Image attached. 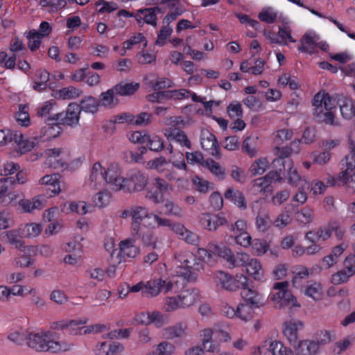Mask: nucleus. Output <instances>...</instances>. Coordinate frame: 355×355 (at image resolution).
Returning a JSON list of instances; mask_svg holds the SVG:
<instances>
[{"mask_svg":"<svg viewBox=\"0 0 355 355\" xmlns=\"http://www.w3.org/2000/svg\"><path fill=\"white\" fill-rule=\"evenodd\" d=\"M125 178L121 175V170L118 163H111L104 168V181L114 191H123Z\"/></svg>","mask_w":355,"mask_h":355,"instance_id":"nucleus-8","label":"nucleus"},{"mask_svg":"<svg viewBox=\"0 0 355 355\" xmlns=\"http://www.w3.org/2000/svg\"><path fill=\"white\" fill-rule=\"evenodd\" d=\"M204 166L218 180H223L225 177V168L220 165L219 163L216 162L212 159H207L205 161Z\"/></svg>","mask_w":355,"mask_h":355,"instance_id":"nucleus-45","label":"nucleus"},{"mask_svg":"<svg viewBox=\"0 0 355 355\" xmlns=\"http://www.w3.org/2000/svg\"><path fill=\"white\" fill-rule=\"evenodd\" d=\"M148 182V176L144 172L133 170L125 178L123 191L132 193L144 189Z\"/></svg>","mask_w":355,"mask_h":355,"instance_id":"nucleus-11","label":"nucleus"},{"mask_svg":"<svg viewBox=\"0 0 355 355\" xmlns=\"http://www.w3.org/2000/svg\"><path fill=\"white\" fill-rule=\"evenodd\" d=\"M173 349V345L167 342H162L157 345L155 351L148 354V355H170Z\"/></svg>","mask_w":355,"mask_h":355,"instance_id":"nucleus-64","label":"nucleus"},{"mask_svg":"<svg viewBox=\"0 0 355 355\" xmlns=\"http://www.w3.org/2000/svg\"><path fill=\"white\" fill-rule=\"evenodd\" d=\"M200 221L202 226L209 231H215L219 227L227 224L225 217L208 213L202 214Z\"/></svg>","mask_w":355,"mask_h":355,"instance_id":"nucleus-20","label":"nucleus"},{"mask_svg":"<svg viewBox=\"0 0 355 355\" xmlns=\"http://www.w3.org/2000/svg\"><path fill=\"white\" fill-rule=\"evenodd\" d=\"M240 290H242L241 294L246 304L254 308H259L263 305L261 294L258 293L256 290L250 288L248 284L244 286L243 288H241Z\"/></svg>","mask_w":355,"mask_h":355,"instance_id":"nucleus-27","label":"nucleus"},{"mask_svg":"<svg viewBox=\"0 0 355 355\" xmlns=\"http://www.w3.org/2000/svg\"><path fill=\"white\" fill-rule=\"evenodd\" d=\"M104 181V167L100 162H96L92 166L89 178L85 184L91 189H98Z\"/></svg>","mask_w":355,"mask_h":355,"instance_id":"nucleus-19","label":"nucleus"},{"mask_svg":"<svg viewBox=\"0 0 355 355\" xmlns=\"http://www.w3.org/2000/svg\"><path fill=\"white\" fill-rule=\"evenodd\" d=\"M45 185V197L51 198L60 192V186L56 175H46L40 180ZM44 198V196H43Z\"/></svg>","mask_w":355,"mask_h":355,"instance_id":"nucleus-25","label":"nucleus"},{"mask_svg":"<svg viewBox=\"0 0 355 355\" xmlns=\"http://www.w3.org/2000/svg\"><path fill=\"white\" fill-rule=\"evenodd\" d=\"M51 333L41 332L34 333L28 331L27 345L39 352H50L59 353L69 349V346L65 343H60L51 340Z\"/></svg>","mask_w":355,"mask_h":355,"instance_id":"nucleus-1","label":"nucleus"},{"mask_svg":"<svg viewBox=\"0 0 355 355\" xmlns=\"http://www.w3.org/2000/svg\"><path fill=\"white\" fill-rule=\"evenodd\" d=\"M175 259L180 263L179 268L180 270L184 269V272L178 271V273H180L184 276V279L189 278L192 270H199L200 265L196 262V256L189 252L184 254H180L175 256Z\"/></svg>","mask_w":355,"mask_h":355,"instance_id":"nucleus-14","label":"nucleus"},{"mask_svg":"<svg viewBox=\"0 0 355 355\" xmlns=\"http://www.w3.org/2000/svg\"><path fill=\"white\" fill-rule=\"evenodd\" d=\"M187 324L184 322H179L173 327H170L166 329V333L168 338H174L181 337L185 333Z\"/></svg>","mask_w":355,"mask_h":355,"instance_id":"nucleus-61","label":"nucleus"},{"mask_svg":"<svg viewBox=\"0 0 355 355\" xmlns=\"http://www.w3.org/2000/svg\"><path fill=\"white\" fill-rule=\"evenodd\" d=\"M11 181L8 178L0 179V204L3 206L8 205L12 200L17 198V195L8 192V184Z\"/></svg>","mask_w":355,"mask_h":355,"instance_id":"nucleus-34","label":"nucleus"},{"mask_svg":"<svg viewBox=\"0 0 355 355\" xmlns=\"http://www.w3.org/2000/svg\"><path fill=\"white\" fill-rule=\"evenodd\" d=\"M135 239L122 241L119 243V255L124 259L135 258L139 253V248L135 244Z\"/></svg>","mask_w":355,"mask_h":355,"instance_id":"nucleus-29","label":"nucleus"},{"mask_svg":"<svg viewBox=\"0 0 355 355\" xmlns=\"http://www.w3.org/2000/svg\"><path fill=\"white\" fill-rule=\"evenodd\" d=\"M303 327L299 320L291 319L283 324V334L291 345H295L298 339V330Z\"/></svg>","mask_w":355,"mask_h":355,"instance_id":"nucleus-18","label":"nucleus"},{"mask_svg":"<svg viewBox=\"0 0 355 355\" xmlns=\"http://www.w3.org/2000/svg\"><path fill=\"white\" fill-rule=\"evenodd\" d=\"M144 42V47L147 46V41L141 33H137L130 37V38L123 43V49L121 53V55H125L126 50L131 49L135 45Z\"/></svg>","mask_w":355,"mask_h":355,"instance_id":"nucleus-50","label":"nucleus"},{"mask_svg":"<svg viewBox=\"0 0 355 355\" xmlns=\"http://www.w3.org/2000/svg\"><path fill=\"white\" fill-rule=\"evenodd\" d=\"M286 178L290 184L297 186L301 181V177L297 171L293 168V162L289 166H286V173L282 175V180Z\"/></svg>","mask_w":355,"mask_h":355,"instance_id":"nucleus-56","label":"nucleus"},{"mask_svg":"<svg viewBox=\"0 0 355 355\" xmlns=\"http://www.w3.org/2000/svg\"><path fill=\"white\" fill-rule=\"evenodd\" d=\"M162 12V8L159 6L141 8L136 12L135 20L140 27L146 24L155 28L157 26L158 21L157 15Z\"/></svg>","mask_w":355,"mask_h":355,"instance_id":"nucleus-13","label":"nucleus"},{"mask_svg":"<svg viewBox=\"0 0 355 355\" xmlns=\"http://www.w3.org/2000/svg\"><path fill=\"white\" fill-rule=\"evenodd\" d=\"M266 158H260L256 160L250 166V171L254 175L263 174L268 166Z\"/></svg>","mask_w":355,"mask_h":355,"instance_id":"nucleus-62","label":"nucleus"},{"mask_svg":"<svg viewBox=\"0 0 355 355\" xmlns=\"http://www.w3.org/2000/svg\"><path fill=\"white\" fill-rule=\"evenodd\" d=\"M57 107V103L54 99L45 102L37 109L36 115L39 117H53V111Z\"/></svg>","mask_w":355,"mask_h":355,"instance_id":"nucleus-48","label":"nucleus"},{"mask_svg":"<svg viewBox=\"0 0 355 355\" xmlns=\"http://www.w3.org/2000/svg\"><path fill=\"white\" fill-rule=\"evenodd\" d=\"M223 245L214 243H209L207 248H198L196 252V257L198 259L205 262H209L214 257L218 256V250L222 248Z\"/></svg>","mask_w":355,"mask_h":355,"instance_id":"nucleus-35","label":"nucleus"},{"mask_svg":"<svg viewBox=\"0 0 355 355\" xmlns=\"http://www.w3.org/2000/svg\"><path fill=\"white\" fill-rule=\"evenodd\" d=\"M243 271L253 278L255 281L263 282L264 280V271L261 262L254 258H250Z\"/></svg>","mask_w":355,"mask_h":355,"instance_id":"nucleus-26","label":"nucleus"},{"mask_svg":"<svg viewBox=\"0 0 355 355\" xmlns=\"http://www.w3.org/2000/svg\"><path fill=\"white\" fill-rule=\"evenodd\" d=\"M130 214L132 218L131 231H139L140 227H151L152 222H150L152 218V213L142 206H135L130 208Z\"/></svg>","mask_w":355,"mask_h":355,"instance_id":"nucleus-10","label":"nucleus"},{"mask_svg":"<svg viewBox=\"0 0 355 355\" xmlns=\"http://www.w3.org/2000/svg\"><path fill=\"white\" fill-rule=\"evenodd\" d=\"M39 5L49 13H56L67 6L66 0H40Z\"/></svg>","mask_w":355,"mask_h":355,"instance_id":"nucleus-44","label":"nucleus"},{"mask_svg":"<svg viewBox=\"0 0 355 355\" xmlns=\"http://www.w3.org/2000/svg\"><path fill=\"white\" fill-rule=\"evenodd\" d=\"M180 289L179 281L175 277L171 279L157 278L146 282L143 297H156L162 292L164 294L176 293L179 292Z\"/></svg>","mask_w":355,"mask_h":355,"instance_id":"nucleus-4","label":"nucleus"},{"mask_svg":"<svg viewBox=\"0 0 355 355\" xmlns=\"http://www.w3.org/2000/svg\"><path fill=\"white\" fill-rule=\"evenodd\" d=\"M282 175L272 169L266 175L253 181L252 189L256 193H265L268 191L272 182H281Z\"/></svg>","mask_w":355,"mask_h":355,"instance_id":"nucleus-17","label":"nucleus"},{"mask_svg":"<svg viewBox=\"0 0 355 355\" xmlns=\"http://www.w3.org/2000/svg\"><path fill=\"white\" fill-rule=\"evenodd\" d=\"M43 38L42 35L40 34L39 32L35 29L31 30L28 32L27 35V39L28 40V45L32 52L35 51L40 48Z\"/></svg>","mask_w":355,"mask_h":355,"instance_id":"nucleus-54","label":"nucleus"},{"mask_svg":"<svg viewBox=\"0 0 355 355\" xmlns=\"http://www.w3.org/2000/svg\"><path fill=\"white\" fill-rule=\"evenodd\" d=\"M139 88L138 84L133 83H125L118 84L114 87V92L116 94L121 96L133 94Z\"/></svg>","mask_w":355,"mask_h":355,"instance_id":"nucleus-58","label":"nucleus"},{"mask_svg":"<svg viewBox=\"0 0 355 355\" xmlns=\"http://www.w3.org/2000/svg\"><path fill=\"white\" fill-rule=\"evenodd\" d=\"M35 138L36 136L32 139H24L21 133L15 132L14 141L17 144L21 153H26L31 151L39 143Z\"/></svg>","mask_w":355,"mask_h":355,"instance_id":"nucleus-36","label":"nucleus"},{"mask_svg":"<svg viewBox=\"0 0 355 355\" xmlns=\"http://www.w3.org/2000/svg\"><path fill=\"white\" fill-rule=\"evenodd\" d=\"M343 164V171L340 173V178L344 182L349 191H355V149L352 148L350 153L345 157Z\"/></svg>","mask_w":355,"mask_h":355,"instance_id":"nucleus-6","label":"nucleus"},{"mask_svg":"<svg viewBox=\"0 0 355 355\" xmlns=\"http://www.w3.org/2000/svg\"><path fill=\"white\" fill-rule=\"evenodd\" d=\"M45 198L42 196L33 197L32 199H21L19 202L24 212L31 213L34 210H40L44 207Z\"/></svg>","mask_w":355,"mask_h":355,"instance_id":"nucleus-30","label":"nucleus"},{"mask_svg":"<svg viewBox=\"0 0 355 355\" xmlns=\"http://www.w3.org/2000/svg\"><path fill=\"white\" fill-rule=\"evenodd\" d=\"M200 144L202 149L217 159L220 157V147L216 136L206 130L201 132Z\"/></svg>","mask_w":355,"mask_h":355,"instance_id":"nucleus-16","label":"nucleus"},{"mask_svg":"<svg viewBox=\"0 0 355 355\" xmlns=\"http://www.w3.org/2000/svg\"><path fill=\"white\" fill-rule=\"evenodd\" d=\"M288 283L286 281L276 282L273 285V290L276 293H270L269 297L275 308L281 309L285 306L300 307L297 299L288 290Z\"/></svg>","mask_w":355,"mask_h":355,"instance_id":"nucleus-5","label":"nucleus"},{"mask_svg":"<svg viewBox=\"0 0 355 355\" xmlns=\"http://www.w3.org/2000/svg\"><path fill=\"white\" fill-rule=\"evenodd\" d=\"M355 274V265L347 264L345 268L334 274L331 282L334 284H340L346 282L348 279Z\"/></svg>","mask_w":355,"mask_h":355,"instance_id":"nucleus-39","label":"nucleus"},{"mask_svg":"<svg viewBox=\"0 0 355 355\" xmlns=\"http://www.w3.org/2000/svg\"><path fill=\"white\" fill-rule=\"evenodd\" d=\"M132 234L134 237L140 239L144 247L156 249L157 238L150 228L140 227L138 232L132 231Z\"/></svg>","mask_w":355,"mask_h":355,"instance_id":"nucleus-22","label":"nucleus"},{"mask_svg":"<svg viewBox=\"0 0 355 355\" xmlns=\"http://www.w3.org/2000/svg\"><path fill=\"white\" fill-rule=\"evenodd\" d=\"M88 321L87 318L81 320H71L70 321L61 320L54 322L51 324V328L55 330L67 329L71 334V331H75V326L86 324Z\"/></svg>","mask_w":355,"mask_h":355,"instance_id":"nucleus-38","label":"nucleus"},{"mask_svg":"<svg viewBox=\"0 0 355 355\" xmlns=\"http://www.w3.org/2000/svg\"><path fill=\"white\" fill-rule=\"evenodd\" d=\"M140 319L141 323L146 324L154 323L157 327H161L168 322V315L158 311L141 313Z\"/></svg>","mask_w":355,"mask_h":355,"instance_id":"nucleus-28","label":"nucleus"},{"mask_svg":"<svg viewBox=\"0 0 355 355\" xmlns=\"http://www.w3.org/2000/svg\"><path fill=\"white\" fill-rule=\"evenodd\" d=\"M254 309L255 308L248 304L238 305L236 308V318L245 322L250 320L253 316Z\"/></svg>","mask_w":355,"mask_h":355,"instance_id":"nucleus-51","label":"nucleus"},{"mask_svg":"<svg viewBox=\"0 0 355 355\" xmlns=\"http://www.w3.org/2000/svg\"><path fill=\"white\" fill-rule=\"evenodd\" d=\"M213 331L211 329H205L201 331L200 336L202 337V347L207 352H214L217 345L211 343L213 336Z\"/></svg>","mask_w":355,"mask_h":355,"instance_id":"nucleus-49","label":"nucleus"},{"mask_svg":"<svg viewBox=\"0 0 355 355\" xmlns=\"http://www.w3.org/2000/svg\"><path fill=\"white\" fill-rule=\"evenodd\" d=\"M258 18L262 22L273 24L277 19V12L272 7H266L259 12Z\"/></svg>","mask_w":355,"mask_h":355,"instance_id":"nucleus-52","label":"nucleus"},{"mask_svg":"<svg viewBox=\"0 0 355 355\" xmlns=\"http://www.w3.org/2000/svg\"><path fill=\"white\" fill-rule=\"evenodd\" d=\"M111 193L107 191H99L94 196V202L98 207H104L110 201Z\"/></svg>","mask_w":355,"mask_h":355,"instance_id":"nucleus-63","label":"nucleus"},{"mask_svg":"<svg viewBox=\"0 0 355 355\" xmlns=\"http://www.w3.org/2000/svg\"><path fill=\"white\" fill-rule=\"evenodd\" d=\"M168 141H175L182 147L191 148V143L186 133L176 127H170L164 130V132Z\"/></svg>","mask_w":355,"mask_h":355,"instance_id":"nucleus-21","label":"nucleus"},{"mask_svg":"<svg viewBox=\"0 0 355 355\" xmlns=\"http://www.w3.org/2000/svg\"><path fill=\"white\" fill-rule=\"evenodd\" d=\"M293 153V149L288 146L276 147L275 155L277 157L273 159L271 166L273 170L279 172L281 175L286 173V166H289L293 161L290 156Z\"/></svg>","mask_w":355,"mask_h":355,"instance_id":"nucleus-12","label":"nucleus"},{"mask_svg":"<svg viewBox=\"0 0 355 355\" xmlns=\"http://www.w3.org/2000/svg\"><path fill=\"white\" fill-rule=\"evenodd\" d=\"M173 231L180 239L187 243L198 246L200 244V238L198 234L187 229L183 225L178 223L173 227Z\"/></svg>","mask_w":355,"mask_h":355,"instance_id":"nucleus-23","label":"nucleus"},{"mask_svg":"<svg viewBox=\"0 0 355 355\" xmlns=\"http://www.w3.org/2000/svg\"><path fill=\"white\" fill-rule=\"evenodd\" d=\"M153 185L151 190L148 191L147 196L155 203H159L163 200L164 193L167 191L168 184L165 180L157 178H155Z\"/></svg>","mask_w":355,"mask_h":355,"instance_id":"nucleus-24","label":"nucleus"},{"mask_svg":"<svg viewBox=\"0 0 355 355\" xmlns=\"http://www.w3.org/2000/svg\"><path fill=\"white\" fill-rule=\"evenodd\" d=\"M297 222L307 225L312 222L313 219V210L309 207H305L295 214Z\"/></svg>","mask_w":355,"mask_h":355,"instance_id":"nucleus-57","label":"nucleus"},{"mask_svg":"<svg viewBox=\"0 0 355 355\" xmlns=\"http://www.w3.org/2000/svg\"><path fill=\"white\" fill-rule=\"evenodd\" d=\"M145 144L151 151L160 152L164 148L162 138L156 135H148L147 137H146Z\"/></svg>","mask_w":355,"mask_h":355,"instance_id":"nucleus-47","label":"nucleus"},{"mask_svg":"<svg viewBox=\"0 0 355 355\" xmlns=\"http://www.w3.org/2000/svg\"><path fill=\"white\" fill-rule=\"evenodd\" d=\"M1 235L4 241L12 245H15L16 248L21 251H24L25 250L26 246L24 245V242L21 240V238L23 236L20 227L17 230H10L4 232Z\"/></svg>","mask_w":355,"mask_h":355,"instance_id":"nucleus-32","label":"nucleus"},{"mask_svg":"<svg viewBox=\"0 0 355 355\" xmlns=\"http://www.w3.org/2000/svg\"><path fill=\"white\" fill-rule=\"evenodd\" d=\"M96 349L102 352L103 355H120L124 347L119 342L109 340L98 344Z\"/></svg>","mask_w":355,"mask_h":355,"instance_id":"nucleus-31","label":"nucleus"},{"mask_svg":"<svg viewBox=\"0 0 355 355\" xmlns=\"http://www.w3.org/2000/svg\"><path fill=\"white\" fill-rule=\"evenodd\" d=\"M200 299L198 289L191 288L183 290L176 296L166 297L164 299V309L167 312H172L178 309H187L197 303Z\"/></svg>","mask_w":355,"mask_h":355,"instance_id":"nucleus-2","label":"nucleus"},{"mask_svg":"<svg viewBox=\"0 0 355 355\" xmlns=\"http://www.w3.org/2000/svg\"><path fill=\"white\" fill-rule=\"evenodd\" d=\"M291 33V29L288 26L282 25L279 26L278 35L279 37L280 45H288L290 42H296V40L293 39Z\"/></svg>","mask_w":355,"mask_h":355,"instance_id":"nucleus-55","label":"nucleus"},{"mask_svg":"<svg viewBox=\"0 0 355 355\" xmlns=\"http://www.w3.org/2000/svg\"><path fill=\"white\" fill-rule=\"evenodd\" d=\"M184 12L182 6H179L169 9L168 13L164 17L162 24L166 26H171L170 24L175 21L179 16Z\"/></svg>","mask_w":355,"mask_h":355,"instance_id":"nucleus-60","label":"nucleus"},{"mask_svg":"<svg viewBox=\"0 0 355 355\" xmlns=\"http://www.w3.org/2000/svg\"><path fill=\"white\" fill-rule=\"evenodd\" d=\"M80 107L78 104L71 103L69 104L65 112L55 113L51 121H59L62 125L70 127L76 126L80 121Z\"/></svg>","mask_w":355,"mask_h":355,"instance_id":"nucleus-9","label":"nucleus"},{"mask_svg":"<svg viewBox=\"0 0 355 355\" xmlns=\"http://www.w3.org/2000/svg\"><path fill=\"white\" fill-rule=\"evenodd\" d=\"M52 117H49L46 125L40 130V135L36 136L37 142H44L58 137L62 132V125L59 121H51Z\"/></svg>","mask_w":355,"mask_h":355,"instance_id":"nucleus-15","label":"nucleus"},{"mask_svg":"<svg viewBox=\"0 0 355 355\" xmlns=\"http://www.w3.org/2000/svg\"><path fill=\"white\" fill-rule=\"evenodd\" d=\"M62 153L61 148H49L45 150V155L47 157L46 164L50 167L57 168H62L64 164L60 159H58Z\"/></svg>","mask_w":355,"mask_h":355,"instance_id":"nucleus-41","label":"nucleus"},{"mask_svg":"<svg viewBox=\"0 0 355 355\" xmlns=\"http://www.w3.org/2000/svg\"><path fill=\"white\" fill-rule=\"evenodd\" d=\"M218 257H221L225 261L229 268H245L250 256L244 252L233 253L230 248L223 245L222 248L218 250Z\"/></svg>","mask_w":355,"mask_h":355,"instance_id":"nucleus-7","label":"nucleus"},{"mask_svg":"<svg viewBox=\"0 0 355 355\" xmlns=\"http://www.w3.org/2000/svg\"><path fill=\"white\" fill-rule=\"evenodd\" d=\"M213 281L218 290L235 292L248 284V278L243 274L232 276L227 272L218 270L214 273Z\"/></svg>","mask_w":355,"mask_h":355,"instance_id":"nucleus-3","label":"nucleus"},{"mask_svg":"<svg viewBox=\"0 0 355 355\" xmlns=\"http://www.w3.org/2000/svg\"><path fill=\"white\" fill-rule=\"evenodd\" d=\"M225 199L230 200L239 209L244 210L247 208V202L243 193L233 188H229L224 193Z\"/></svg>","mask_w":355,"mask_h":355,"instance_id":"nucleus-33","label":"nucleus"},{"mask_svg":"<svg viewBox=\"0 0 355 355\" xmlns=\"http://www.w3.org/2000/svg\"><path fill=\"white\" fill-rule=\"evenodd\" d=\"M301 46L298 50L303 53L311 54L317 46V37L309 33H305L300 40Z\"/></svg>","mask_w":355,"mask_h":355,"instance_id":"nucleus-40","label":"nucleus"},{"mask_svg":"<svg viewBox=\"0 0 355 355\" xmlns=\"http://www.w3.org/2000/svg\"><path fill=\"white\" fill-rule=\"evenodd\" d=\"M319 350L318 343L315 340H304L300 341L296 347L298 355H315Z\"/></svg>","mask_w":355,"mask_h":355,"instance_id":"nucleus-37","label":"nucleus"},{"mask_svg":"<svg viewBox=\"0 0 355 355\" xmlns=\"http://www.w3.org/2000/svg\"><path fill=\"white\" fill-rule=\"evenodd\" d=\"M269 345L268 351L272 355H293V352L277 340L268 339L265 341Z\"/></svg>","mask_w":355,"mask_h":355,"instance_id":"nucleus-42","label":"nucleus"},{"mask_svg":"<svg viewBox=\"0 0 355 355\" xmlns=\"http://www.w3.org/2000/svg\"><path fill=\"white\" fill-rule=\"evenodd\" d=\"M26 105H19V110L15 113V118L17 124L21 127H28L31 124V118Z\"/></svg>","mask_w":355,"mask_h":355,"instance_id":"nucleus-46","label":"nucleus"},{"mask_svg":"<svg viewBox=\"0 0 355 355\" xmlns=\"http://www.w3.org/2000/svg\"><path fill=\"white\" fill-rule=\"evenodd\" d=\"M257 138L252 137H246L242 144V150L250 157H253L257 154Z\"/></svg>","mask_w":355,"mask_h":355,"instance_id":"nucleus-59","label":"nucleus"},{"mask_svg":"<svg viewBox=\"0 0 355 355\" xmlns=\"http://www.w3.org/2000/svg\"><path fill=\"white\" fill-rule=\"evenodd\" d=\"M80 111L94 114L98 111L100 105L99 101L92 96H85L78 105Z\"/></svg>","mask_w":355,"mask_h":355,"instance_id":"nucleus-43","label":"nucleus"},{"mask_svg":"<svg viewBox=\"0 0 355 355\" xmlns=\"http://www.w3.org/2000/svg\"><path fill=\"white\" fill-rule=\"evenodd\" d=\"M21 232L22 236L31 238L38 236L42 231V226L38 223H28L21 226Z\"/></svg>","mask_w":355,"mask_h":355,"instance_id":"nucleus-53","label":"nucleus"}]
</instances>
